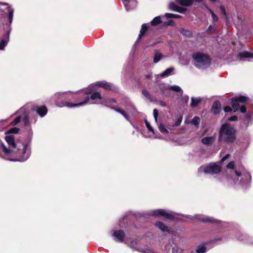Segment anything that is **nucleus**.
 I'll list each match as a JSON object with an SVG mask.
<instances>
[{
  "instance_id": "62",
  "label": "nucleus",
  "mask_w": 253,
  "mask_h": 253,
  "mask_svg": "<svg viewBox=\"0 0 253 253\" xmlns=\"http://www.w3.org/2000/svg\"><path fill=\"white\" fill-rule=\"evenodd\" d=\"M90 93H91L90 92H85L84 93V94L87 95V94H90Z\"/></svg>"
},
{
  "instance_id": "38",
  "label": "nucleus",
  "mask_w": 253,
  "mask_h": 253,
  "mask_svg": "<svg viewBox=\"0 0 253 253\" xmlns=\"http://www.w3.org/2000/svg\"><path fill=\"white\" fill-rule=\"evenodd\" d=\"M169 89H170V90H171L173 91H175L176 92H179L181 90V88L179 86H177V85H174V86H170L169 87Z\"/></svg>"
},
{
  "instance_id": "8",
  "label": "nucleus",
  "mask_w": 253,
  "mask_h": 253,
  "mask_svg": "<svg viewBox=\"0 0 253 253\" xmlns=\"http://www.w3.org/2000/svg\"><path fill=\"white\" fill-rule=\"evenodd\" d=\"M31 110L36 112L41 117L45 116L47 113V108L45 105H35L31 108Z\"/></svg>"
},
{
  "instance_id": "61",
  "label": "nucleus",
  "mask_w": 253,
  "mask_h": 253,
  "mask_svg": "<svg viewBox=\"0 0 253 253\" xmlns=\"http://www.w3.org/2000/svg\"><path fill=\"white\" fill-rule=\"evenodd\" d=\"M203 0H192V3L194 1L199 2L202 1Z\"/></svg>"
},
{
  "instance_id": "53",
  "label": "nucleus",
  "mask_w": 253,
  "mask_h": 253,
  "mask_svg": "<svg viewBox=\"0 0 253 253\" xmlns=\"http://www.w3.org/2000/svg\"><path fill=\"white\" fill-rule=\"evenodd\" d=\"M221 239V238H215L213 240H211V241H210V243H214L215 242H216L217 241H219V240H220Z\"/></svg>"
},
{
  "instance_id": "49",
  "label": "nucleus",
  "mask_w": 253,
  "mask_h": 253,
  "mask_svg": "<svg viewBox=\"0 0 253 253\" xmlns=\"http://www.w3.org/2000/svg\"><path fill=\"white\" fill-rule=\"evenodd\" d=\"M120 114H122L125 119H126L127 120H128L129 116L125 112V111L124 110L122 111Z\"/></svg>"
},
{
  "instance_id": "63",
  "label": "nucleus",
  "mask_w": 253,
  "mask_h": 253,
  "mask_svg": "<svg viewBox=\"0 0 253 253\" xmlns=\"http://www.w3.org/2000/svg\"><path fill=\"white\" fill-rule=\"evenodd\" d=\"M210 1L212 2H214L215 1H216V0H209Z\"/></svg>"
},
{
  "instance_id": "36",
  "label": "nucleus",
  "mask_w": 253,
  "mask_h": 253,
  "mask_svg": "<svg viewBox=\"0 0 253 253\" xmlns=\"http://www.w3.org/2000/svg\"><path fill=\"white\" fill-rule=\"evenodd\" d=\"M20 129L18 127H12V128H11L10 129H9L8 130V131H7V133H17L19 131Z\"/></svg>"
},
{
  "instance_id": "14",
  "label": "nucleus",
  "mask_w": 253,
  "mask_h": 253,
  "mask_svg": "<svg viewBox=\"0 0 253 253\" xmlns=\"http://www.w3.org/2000/svg\"><path fill=\"white\" fill-rule=\"evenodd\" d=\"M198 219L205 223H216L217 222V220L213 219V218L205 216H199Z\"/></svg>"
},
{
  "instance_id": "42",
  "label": "nucleus",
  "mask_w": 253,
  "mask_h": 253,
  "mask_svg": "<svg viewBox=\"0 0 253 253\" xmlns=\"http://www.w3.org/2000/svg\"><path fill=\"white\" fill-rule=\"evenodd\" d=\"M7 42L4 40H2L0 42V49L2 50L4 49Z\"/></svg>"
},
{
  "instance_id": "1",
  "label": "nucleus",
  "mask_w": 253,
  "mask_h": 253,
  "mask_svg": "<svg viewBox=\"0 0 253 253\" xmlns=\"http://www.w3.org/2000/svg\"><path fill=\"white\" fill-rule=\"evenodd\" d=\"M236 129L229 124H224L220 127L218 140L229 144L233 143L236 140Z\"/></svg>"
},
{
  "instance_id": "58",
  "label": "nucleus",
  "mask_w": 253,
  "mask_h": 253,
  "mask_svg": "<svg viewBox=\"0 0 253 253\" xmlns=\"http://www.w3.org/2000/svg\"><path fill=\"white\" fill-rule=\"evenodd\" d=\"M235 173L237 176H240L241 175V173L240 171H238L236 170H235Z\"/></svg>"
},
{
  "instance_id": "39",
  "label": "nucleus",
  "mask_w": 253,
  "mask_h": 253,
  "mask_svg": "<svg viewBox=\"0 0 253 253\" xmlns=\"http://www.w3.org/2000/svg\"><path fill=\"white\" fill-rule=\"evenodd\" d=\"M227 168L229 169H234L235 167V162L234 161H231L230 162H229L227 165Z\"/></svg>"
},
{
  "instance_id": "9",
  "label": "nucleus",
  "mask_w": 253,
  "mask_h": 253,
  "mask_svg": "<svg viewBox=\"0 0 253 253\" xmlns=\"http://www.w3.org/2000/svg\"><path fill=\"white\" fill-rule=\"evenodd\" d=\"M113 236L115 237L114 240L116 242L121 243L124 241L125 237L124 232L121 230L115 231L113 234Z\"/></svg>"
},
{
  "instance_id": "24",
  "label": "nucleus",
  "mask_w": 253,
  "mask_h": 253,
  "mask_svg": "<svg viewBox=\"0 0 253 253\" xmlns=\"http://www.w3.org/2000/svg\"><path fill=\"white\" fill-rule=\"evenodd\" d=\"M109 99H105L102 97L101 100L99 102H96L97 104H102L108 107H112V106H109L108 103H110Z\"/></svg>"
},
{
  "instance_id": "3",
  "label": "nucleus",
  "mask_w": 253,
  "mask_h": 253,
  "mask_svg": "<svg viewBox=\"0 0 253 253\" xmlns=\"http://www.w3.org/2000/svg\"><path fill=\"white\" fill-rule=\"evenodd\" d=\"M192 57L195 61V66L198 68H206L211 64V57L203 53L197 52L192 54Z\"/></svg>"
},
{
  "instance_id": "26",
  "label": "nucleus",
  "mask_w": 253,
  "mask_h": 253,
  "mask_svg": "<svg viewBox=\"0 0 253 253\" xmlns=\"http://www.w3.org/2000/svg\"><path fill=\"white\" fill-rule=\"evenodd\" d=\"M1 148L2 151L6 155H9L12 153V150L6 148L4 143L2 142L0 143Z\"/></svg>"
},
{
  "instance_id": "28",
  "label": "nucleus",
  "mask_w": 253,
  "mask_h": 253,
  "mask_svg": "<svg viewBox=\"0 0 253 253\" xmlns=\"http://www.w3.org/2000/svg\"><path fill=\"white\" fill-rule=\"evenodd\" d=\"M207 249V248L204 245H200L198 247L196 252L197 253H205Z\"/></svg>"
},
{
  "instance_id": "4",
  "label": "nucleus",
  "mask_w": 253,
  "mask_h": 253,
  "mask_svg": "<svg viewBox=\"0 0 253 253\" xmlns=\"http://www.w3.org/2000/svg\"><path fill=\"white\" fill-rule=\"evenodd\" d=\"M90 99L94 101V103L96 104V102H99L100 100H101L102 96L100 92L98 91H95V92L92 93L90 97L86 96L84 100L82 102H80L77 103H73L69 102H65L64 103V105L65 106L69 108L79 107L87 103L89 101Z\"/></svg>"
},
{
  "instance_id": "45",
  "label": "nucleus",
  "mask_w": 253,
  "mask_h": 253,
  "mask_svg": "<svg viewBox=\"0 0 253 253\" xmlns=\"http://www.w3.org/2000/svg\"><path fill=\"white\" fill-rule=\"evenodd\" d=\"M172 253H182V251L181 250L178 249V247H173L172 248Z\"/></svg>"
},
{
  "instance_id": "13",
  "label": "nucleus",
  "mask_w": 253,
  "mask_h": 253,
  "mask_svg": "<svg viewBox=\"0 0 253 253\" xmlns=\"http://www.w3.org/2000/svg\"><path fill=\"white\" fill-rule=\"evenodd\" d=\"M4 139L10 147L16 148V144L15 142V137L14 135H9L6 136Z\"/></svg>"
},
{
  "instance_id": "33",
  "label": "nucleus",
  "mask_w": 253,
  "mask_h": 253,
  "mask_svg": "<svg viewBox=\"0 0 253 253\" xmlns=\"http://www.w3.org/2000/svg\"><path fill=\"white\" fill-rule=\"evenodd\" d=\"M159 128L160 131L164 134H167L169 132L168 130L165 127V125L163 124H161L159 126Z\"/></svg>"
},
{
  "instance_id": "41",
  "label": "nucleus",
  "mask_w": 253,
  "mask_h": 253,
  "mask_svg": "<svg viewBox=\"0 0 253 253\" xmlns=\"http://www.w3.org/2000/svg\"><path fill=\"white\" fill-rule=\"evenodd\" d=\"M165 25L166 26H174L175 25V23L173 20L170 19L166 22L165 23Z\"/></svg>"
},
{
  "instance_id": "17",
  "label": "nucleus",
  "mask_w": 253,
  "mask_h": 253,
  "mask_svg": "<svg viewBox=\"0 0 253 253\" xmlns=\"http://www.w3.org/2000/svg\"><path fill=\"white\" fill-rule=\"evenodd\" d=\"M238 56L240 58H250L253 57V53L249 51H245L243 52H240L238 53Z\"/></svg>"
},
{
  "instance_id": "57",
  "label": "nucleus",
  "mask_w": 253,
  "mask_h": 253,
  "mask_svg": "<svg viewBox=\"0 0 253 253\" xmlns=\"http://www.w3.org/2000/svg\"><path fill=\"white\" fill-rule=\"evenodd\" d=\"M146 79H151L152 77V74H149L145 76Z\"/></svg>"
},
{
  "instance_id": "37",
  "label": "nucleus",
  "mask_w": 253,
  "mask_h": 253,
  "mask_svg": "<svg viewBox=\"0 0 253 253\" xmlns=\"http://www.w3.org/2000/svg\"><path fill=\"white\" fill-rule=\"evenodd\" d=\"M145 123L146 126L147 127V128L148 129V130L150 132H154V129L151 126L150 124V123L147 120H145Z\"/></svg>"
},
{
  "instance_id": "12",
  "label": "nucleus",
  "mask_w": 253,
  "mask_h": 253,
  "mask_svg": "<svg viewBox=\"0 0 253 253\" xmlns=\"http://www.w3.org/2000/svg\"><path fill=\"white\" fill-rule=\"evenodd\" d=\"M0 4H3L4 5L7 6V11L8 12V23L6 24V25L10 26V25H11L12 21L14 10L13 9H12L11 8V7L7 3H0Z\"/></svg>"
},
{
  "instance_id": "19",
  "label": "nucleus",
  "mask_w": 253,
  "mask_h": 253,
  "mask_svg": "<svg viewBox=\"0 0 253 253\" xmlns=\"http://www.w3.org/2000/svg\"><path fill=\"white\" fill-rule=\"evenodd\" d=\"M176 1L184 6H189L192 5V0H176Z\"/></svg>"
},
{
  "instance_id": "2",
  "label": "nucleus",
  "mask_w": 253,
  "mask_h": 253,
  "mask_svg": "<svg viewBox=\"0 0 253 253\" xmlns=\"http://www.w3.org/2000/svg\"><path fill=\"white\" fill-rule=\"evenodd\" d=\"M248 101V98L245 96L239 95V96L232 98L231 100V104L232 108L228 106H225L223 108V110L225 112H230L234 110V112L240 110L242 113L246 112L247 108L245 105H243L240 106V103H245Z\"/></svg>"
},
{
  "instance_id": "22",
  "label": "nucleus",
  "mask_w": 253,
  "mask_h": 253,
  "mask_svg": "<svg viewBox=\"0 0 253 253\" xmlns=\"http://www.w3.org/2000/svg\"><path fill=\"white\" fill-rule=\"evenodd\" d=\"M162 22L161 17L160 16H157L151 21V25L155 26L161 24Z\"/></svg>"
},
{
  "instance_id": "35",
  "label": "nucleus",
  "mask_w": 253,
  "mask_h": 253,
  "mask_svg": "<svg viewBox=\"0 0 253 253\" xmlns=\"http://www.w3.org/2000/svg\"><path fill=\"white\" fill-rule=\"evenodd\" d=\"M142 94L148 100L152 101V98L150 94L146 89H143L142 90Z\"/></svg>"
},
{
  "instance_id": "50",
  "label": "nucleus",
  "mask_w": 253,
  "mask_h": 253,
  "mask_svg": "<svg viewBox=\"0 0 253 253\" xmlns=\"http://www.w3.org/2000/svg\"><path fill=\"white\" fill-rule=\"evenodd\" d=\"M186 8H184V7H179V8H178V10H177V12H179V13H184V12H185L186 11Z\"/></svg>"
},
{
  "instance_id": "6",
  "label": "nucleus",
  "mask_w": 253,
  "mask_h": 253,
  "mask_svg": "<svg viewBox=\"0 0 253 253\" xmlns=\"http://www.w3.org/2000/svg\"><path fill=\"white\" fill-rule=\"evenodd\" d=\"M96 86L97 87H102L107 90L112 91L115 93L118 92V88L115 85L110 83L107 82L105 81L97 82L96 84Z\"/></svg>"
},
{
  "instance_id": "15",
  "label": "nucleus",
  "mask_w": 253,
  "mask_h": 253,
  "mask_svg": "<svg viewBox=\"0 0 253 253\" xmlns=\"http://www.w3.org/2000/svg\"><path fill=\"white\" fill-rule=\"evenodd\" d=\"M155 226L163 232L170 233V230L169 229L168 227L161 221H156Z\"/></svg>"
},
{
  "instance_id": "43",
  "label": "nucleus",
  "mask_w": 253,
  "mask_h": 253,
  "mask_svg": "<svg viewBox=\"0 0 253 253\" xmlns=\"http://www.w3.org/2000/svg\"><path fill=\"white\" fill-rule=\"evenodd\" d=\"M158 114H159L158 110L157 109H154L153 110V115H154V117L156 121H157Z\"/></svg>"
},
{
  "instance_id": "10",
  "label": "nucleus",
  "mask_w": 253,
  "mask_h": 253,
  "mask_svg": "<svg viewBox=\"0 0 253 253\" xmlns=\"http://www.w3.org/2000/svg\"><path fill=\"white\" fill-rule=\"evenodd\" d=\"M221 105L219 101H215L213 102L211 108V112L214 115L219 114L221 108Z\"/></svg>"
},
{
  "instance_id": "34",
  "label": "nucleus",
  "mask_w": 253,
  "mask_h": 253,
  "mask_svg": "<svg viewBox=\"0 0 253 253\" xmlns=\"http://www.w3.org/2000/svg\"><path fill=\"white\" fill-rule=\"evenodd\" d=\"M21 120V116H18L16 117L14 120L11 123L12 126H15L19 123Z\"/></svg>"
},
{
  "instance_id": "52",
  "label": "nucleus",
  "mask_w": 253,
  "mask_h": 253,
  "mask_svg": "<svg viewBox=\"0 0 253 253\" xmlns=\"http://www.w3.org/2000/svg\"><path fill=\"white\" fill-rule=\"evenodd\" d=\"M230 154H227L225 156H224L221 160L220 162L222 163L227 159L230 157Z\"/></svg>"
},
{
  "instance_id": "29",
  "label": "nucleus",
  "mask_w": 253,
  "mask_h": 253,
  "mask_svg": "<svg viewBox=\"0 0 253 253\" xmlns=\"http://www.w3.org/2000/svg\"><path fill=\"white\" fill-rule=\"evenodd\" d=\"M179 6L174 2H171L169 5V8L174 11L177 12L179 8Z\"/></svg>"
},
{
  "instance_id": "30",
  "label": "nucleus",
  "mask_w": 253,
  "mask_h": 253,
  "mask_svg": "<svg viewBox=\"0 0 253 253\" xmlns=\"http://www.w3.org/2000/svg\"><path fill=\"white\" fill-rule=\"evenodd\" d=\"M165 17L167 18H180L181 17V15L178 14H174L172 13H166Z\"/></svg>"
},
{
  "instance_id": "48",
  "label": "nucleus",
  "mask_w": 253,
  "mask_h": 253,
  "mask_svg": "<svg viewBox=\"0 0 253 253\" xmlns=\"http://www.w3.org/2000/svg\"><path fill=\"white\" fill-rule=\"evenodd\" d=\"M110 108L116 111V112L120 113L122 111H123V110L121 109H120L118 107H114V106H112V107H109Z\"/></svg>"
},
{
  "instance_id": "54",
  "label": "nucleus",
  "mask_w": 253,
  "mask_h": 253,
  "mask_svg": "<svg viewBox=\"0 0 253 253\" xmlns=\"http://www.w3.org/2000/svg\"><path fill=\"white\" fill-rule=\"evenodd\" d=\"M212 26L211 25H210L206 30V33L208 34L210 33V32L212 30Z\"/></svg>"
},
{
  "instance_id": "11",
  "label": "nucleus",
  "mask_w": 253,
  "mask_h": 253,
  "mask_svg": "<svg viewBox=\"0 0 253 253\" xmlns=\"http://www.w3.org/2000/svg\"><path fill=\"white\" fill-rule=\"evenodd\" d=\"M159 88L161 91V94L165 96H170V89L169 87L167 86L164 84H161L158 85Z\"/></svg>"
},
{
  "instance_id": "7",
  "label": "nucleus",
  "mask_w": 253,
  "mask_h": 253,
  "mask_svg": "<svg viewBox=\"0 0 253 253\" xmlns=\"http://www.w3.org/2000/svg\"><path fill=\"white\" fill-rule=\"evenodd\" d=\"M152 212L153 215L161 216L167 219L173 220L175 218L173 214L167 212L163 209L156 210L153 211Z\"/></svg>"
},
{
  "instance_id": "47",
  "label": "nucleus",
  "mask_w": 253,
  "mask_h": 253,
  "mask_svg": "<svg viewBox=\"0 0 253 253\" xmlns=\"http://www.w3.org/2000/svg\"><path fill=\"white\" fill-rule=\"evenodd\" d=\"M182 120V118L181 117H179L175 122L174 126H179L181 123Z\"/></svg>"
},
{
  "instance_id": "40",
  "label": "nucleus",
  "mask_w": 253,
  "mask_h": 253,
  "mask_svg": "<svg viewBox=\"0 0 253 253\" xmlns=\"http://www.w3.org/2000/svg\"><path fill=\"white\" fill-rule=\"evenodd\" d=\"M199 119V118L194 117L191 121V123L194 125L197 126H198L199 124L198 120Z\"/></svg>"
},
{
  "instance_id": "5",
  "label": "nucleus",
  "mask_w": 253,
  "mask_h": 253,
  "mask_svg": "<svg viewBox=\"0 0 253 253\" xmlns=\"http://www.w3.org/2000/svg\"><path fill=\"white\" fill-rule=\"evenodd\" d=\"M203 171L206 173L217 174L221 171L220 165L211 163L203 167Z\"/></svg>"
},
{
  "instance_id": "44",
  "label": "nucleus",
  "mask_w": 253,
  "mask_h": 253,
  "mask_svg": "<svg viewBox=\"0 0 253 253\" xmlns=\"http://www.w3.org/2000/svg\"><path fill=\"white\" fill-rule=\"evenodd\" d=\"M238 120V117L234 115L228 118L227 121L230 122L236 121Z\"/></svg>"
},
{
  "instance_id": "59",
  "label": "nucleus",
  "mask_w": 253,
  "mask_h": 253,
  "mask_svg": "<svg viewBox=\"0 0 253 253\" xmlns=\"http://www.w3.org/2000/svg\"><path fill=\"white\" fill-rule=\"evenodd\" d=\"M109 101L110 102H114V103H116V99L114 98H111V99H109Z\"/></svg>"
},
{
  "instance_id": "46",
  "label": "nucleus",
  "mask_w": 253,
  "mask_h": 253,
  "mask_svg": "<svg viewBox=\"0 0 253 253\" xmlns=\"http://www.w3.org/2000/svg\"><path fill=\"white\" fill-rule=\"evenodd\" d=\"M211 15L212 18L214 21L216 22L218 20V17L214 13V12H212Z\"/></svg>"
},
{
  "instance_id": "23",
  "label": "nucleus",
  "mask_w": 253,
  "mask_h": 253,
  "mask_svg": "<svg viewBox=\"0 0 253 253\" xmlns=\"http://www.w3.org/2000/svg\"><path fill=\"white\" fill-rule=\"evenodd\" d=\"M174 70V68H169L168 69H167L165 71H164L163 72H162L161 74H160V76L161 77H167V76H169L170 73Z\"/></svg>"
},
{
  "instance_id": "16",
  "label": "nucleus",
  "mask_w": 253,
  "mask_h": 253,
  "mask_svg": "<svg viewBox=\"0 0 253 253\" xmlns=\"http://www.w3.org/2000/svg\"><path fill=\"white\" fill-rule=\"evenodd\" d=\"M214 140L213 136H207L202 139V142L207 146L211 145Z\"/></svg>"
},
{
  "instance_id": "60",
  "label": "nucleus",
  "mask_w": 253,
  "mask_h": 253,
  "mask_svg": "<svg viewBox=\"0 0 253 253\" xmlns=\"http://www.w3.org/2000/svg\"><path fill=\"white\" fill-rule=\"evenodd\" d=\"M206 7H207V9L209 10V11L211 13V14L212 12H213L211 8H210L208 6H206Z\"/></svg>"
},
{
  "instance_id": "64",
  "label": "nucleus",
  "mask_w": 253,
  "mask_h": 253,
  "mask_svg": "<svg viewBox=\"0 0 253 253\" xmlns=\"http://www.w3.org/2000/svg\"><path fill=\"white\" fill-rule=\"evenodd\" d=\"M7 34L8 35V36L9 35V32H6Z\"/></svg>"
},
{
  "instance_id": "27",
  "label": "nucleus",
  "mask_w": 253,
  "mask_h": 253,
  "mask_svg": "<svg viewBox=\"0 0 253 253\" xmlns=\"http://www.w3.org/2000/svg\"><path fill=\"white\" fill-rule=\"evenodd\" d=\"M22 122H23L24 125L27 126L29 124V115L27 113H24V116L22 118Z\"/></svg>"
},
{
  "instance_id": "20",
  "label": "nucleus",
  "mask_w": 253,
  "mask_h": 253,
  "mask_svg": "<svg viewBox=\"0 0 253 253\" xmlns=\"http://www.w3.org/2000/svg\"><path fill=\"white\" fill-rule=\"evenodd\" d=\"M202 101V99L201 98H191V107L192 108L196 107Z\"/></svg>"
},
{
  "instance_id": "25",
  "label": "nucleus",
  "mask_w": 253,
  "mask_h": 253,
  "mask_svg": "<svg viewBox=\"0 0 253 253\" xmlns=\"http://www.w3.org/2000/svg\"><path fill=\"white\" fill-rule=\"evenodd\" d=\"M163 55L161 53L156 51L154 57V62L156 63L158 62L162 58Z\"/></svg>"
},
{
  "instance_id": "31",
  "label": "nucleus",
  "mask_w": 253,
  "mask_h": 253,
  "mask_svg": "<svg viewBox=\"0 0 253 253\" xmlns=\"http://www.w3.org/2000/svg\"><path fill=\"white\" fill-rule=\"evenodd\" d=\"M27 149V145H25L23 146V150H22V153H23L22 159L23 160H26L29 157V155L28 154L25 156V154H26Z\"/></svg>"
},
{
  "instance_id": "21",
  "label": "nucleus",
  "mask_w": 253,
  "mask_h": 253,
  "mask_svg": "<svg viewBox=\"0 0 253 253\" xmlns=\"http://www.w3.org/2000/svg\"><path fill=\"white\" fill-rule=\"evenodd\" d=\"M180 33L184 37H187V38H191L193 37V33L192 32L188 30L184 29H181L180 30Z\"/></svg>"
},
{
  "instance_id": "51",
  "label": "nucleus",
  "mask_w": 253,
  "mask_h": 253,
  "mask_svg": "<svg viewBox=\"0 0 253 253\" xmlns=\"http://www.w3.org/2000/svg\"><path fill=\"white\" fill-rule=\"evenodd\" d=\"M230 154H227L225 156H224L221 160L220 162L222 163L227 159L230 157Z\"/></svg>"
},
{
  "instance_id": "18",
  "label": "nucleus",
  "mask_w": 253,
  "mask_h": 253,
  "mask_svg": "<svg viewBox=\"0 0 253 253\" xmlns=\"http://www.w3.org/2000/svg\"><path fill=\"white\" fill-rule=\"evenodd\" d=\"M148 26L146 24H143L141 26V28L139 34L138 35V38L137 39V42L140 40L142 37L144 36L145 32L148 30Z\"/></svg>"
},
{
  "instance_id": "55",
  "label": "nucleus",
  "mask_w": 253,
  "mask_h": 253,
  "mask_svg": "<svg viewBox=\"0 0 253 253\" xmlns=\"http://www.w3.org/2000/svg\"><path fill=\"white\" fill-rule=\"evenodd\" d=\"M245 177L247 179H248V180H251V174L249 173H247L246 174H245Z\"/></svg>"
},
{
  "instance_id": "56",
  "label": "nucleus",
  "mask_w": 253,
  "mask_h": 253,
  "mask_svg": "<svg viewBox=\"0 0 253 253\" xmlns=\"http://www.w3.org/2000/svg\"><path fill=\"white\" fill-rule=\"evenodd\" d=\"M159 104L163 107H166L167 106L166 103L163 101H160L159 102Z\"/></svg>"
},
{
  "instance_id": "32",
  "label": "nucleus",
  "mask_w": 253,
  "mask_h": 253,
  "mask_svg": "<svg viewBox=\"0 0 253 253\" xmlns=\"http://www.w3.org/2000/svg\"><path fill=\"white\" fill-rule=\"evenodd\" d=\"M219 9L221 13L225 16V18L227 21L228 20V16L226 14V10L224 6L223 5H221L219 6Z\"/></svg>"
}]
</instances>
